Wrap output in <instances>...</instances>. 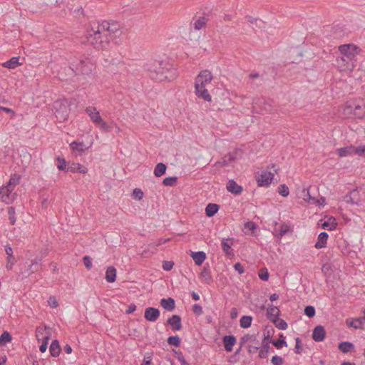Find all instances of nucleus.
<instances>
[{
	"label": "nucleus",
	"mask_w": 365,
	"mask_h": 365,
	"mask_svg": "<svg viewBox=\"0 0 365 365\" xmlns=\"http://www.w3.org/2000/svg\"><path fill=\"white\" fill-rule=\"evenodd\" d=\"M166 170V165L163 163H159L155 165L153 173L156 177H161L165 173Z\"/></svg>",
	"instance_id": "37"
},
{
	"label": "nucleus",
	"mask_w": 365,
	"mask_h": 365,
	"mask_svg": "<svg viewBox=\"0 0 365 365\" xmlns=\"http://www.w3.org/2000/svg\"><path fill=\"white\" fill-rule=\"evenodd\" d=\"M195 93L197 97L199 98H202L204 101L208 102L212 101L211 96L208 93L207 88H198V90H195Z\"/></svg>",
	"instance_id": "28"
},
{
	"label": "nucleus",
	"mask_w": 365,
	"mask_h": 365,
	"mask_svg": "<svg viewBox=\"0 0 365 365\" xmlns=\"http://www.w3.org/2000/svg\"><path fill=\"white\" fill-rule=\"evenodd\" d=\"M174 266V262L173 261H163V269L165 271H170Z\"/></svg>",
	"instance_id": "59"
},
{
	"label": "nucleus",
	"mask_w": 365,
	"mask_h": 365,
	"mask_svg": "<svg viewBox=\"0 0 365 365\" xmlns=\"http://www.w3.org/2000/svg\"><path fill=\"white\" fill-rule=\"evenodd\" d=\"M274 174L270 171L262 170L257 175V181L260 187L268 186L273 180Z\"/></svg>",
	"instance_id": "8"
},
{
	"label": "nucleus",
	"mask_w": 365,
	"mask_h": 365,
	"mask_svg": "<svg viewBox=\"0 0 365 365\" xmlns=\"http://www.w3.org/2000/svg\"><path fill=\"white\" fill-rule=\"evenodd\" d=\"M88 169L79 163H73L67 168V172L71 173H86Z\"/></svg>",
	"instance_id": "25"
},
{
	"label": "nucleus",
	"mask_w": 365,
	"mask_h": 365,
	"mask_svg": "<svg viewBox=\"0 0 365 365\" xmlns=\"http://www.w3.org/2000/svg\"><path fill=\"white\" fill-rule=\"evenodd\" d=\"M338 349L342 353L353 352L355 350V346L353 343L349 341H342L339 344Z\"/></svg>",
	"instance_id": "26"
},
{
	"label": "nucleus",
	"mask_w": 365,
	"mask_h": 365,
	"mask_svg": "<svg viewBox=\"0 0 365 365\" xmlns=\"http://www.w3.org/2000/svg\"><path fill=\"white\" fill-rule=\"evenodd\" d=\"M106 279L109 283H113L116 279V269L110 266L107 268L106 272Z\"/></svg>",
	"instance_id": "30"
},
{
	"label": "nucleus",
	"mask_w": 365,
	"mask_h": 365,
	"mask_svg": "<svg viewBox=\"0 0 365 365\" xmlns=\"http://www.w3.org/2000/svg\"><path fill=\"white\" fill-rule=\"evenodd\" d=\"M253 336L250 335L249 334H245L240 339V346H243L245 343L250 341L252 339ZM241 347L239 348V349L236 351V353H238L240 350Z\"/></svg>",
	"instance_id": "53"
},
{
	"label": "nucleus",
	"mask_w": 365,
	"mask_h": 365,
	"mask_svg": "<svg viewBox=\"0 0 365 365\" xmlns=\"http://www.w3.org/2000/svg\"><path fill=\"white\" fill-rule=\"evenodd\" d=\"M337 223L334 217H330L329 221H325L322 224V227L328 230H334L336 229Z\"/></svg>",
	"instance_id": "39"
},
{
	"label": "nucleus",
	"mask_w": 365,
	"mask_h": 365,
	"mask_svg": "<svg viewBox=\"0 0 365 365\" xmlns=\"http://www.w3.org/2000/svg\"><path fill=\"white\" fill-rule=\"evenodd\" d=\"M70 148L77 155H81L88 147H86L83 142L73 141L70 144Z\"/></svg>",
	"instance_id": "17"
},
{
	"label": "nucleus",
	"mask_w": 365,
	"mask_h": 365,
	"mask_svg": "<svg viewBox=\"0 0 365 365\" xmlns=\"http://www.w3.org/2000/svg\"><path fill=\"white\" fill-rule=\"evenodd\" d=\"M272 101L263 97L256 98L253 101L252 110L255 113L264 115L272 112L273 109Z\"/></svg>",
	"instance_id": "4"
},
{
	"label": "nucleus",
	"mask_w": 365,
	"mask_h": 365,
	"mask_svg": "<svg viewBox=\"0 0 365 365\" xmlns=\"http://www.w3.org/2000/svg\"><path fill=\"white\" fill-rule=\"evenodd\" d=\"M364 318L361 317L347 319L346 321V324L349 327H352L355 329H364Z\"/></svg>",
	"instance_id": "18"
},
{
	"label": "nucleus",
	"mask_w": 365,
	"mask_h": 365,
	"mask_svg": "<svg viewBox=\"0 0 365 365\" xmlns=\"http://www.w3.org/2000/svg\"><path fill=\"white\" fill-rule=\"evenodd\" d=\"M326 336V331L323 326L318 325L317 326L312 332V339L314 341L317 342H320L324 341Z\"/></svg>",
	"instance_id": "14"
},
{
	"label": "nucleus",
	"mask_w": 365,
	"mask_h": 365,
	"mask_svg": "<svg viewBox=\"0 0 365 365\" xmlns=\"http://www.w3.org/2000/svg\"><path fill=\"white\" fill-rule=\"evenodd\" d=\"M237 339L234 335H225L222 337V342L225 349L227 352H230L233 349L234 345L236 344Z\"/></svg>",
	"instance_id": "16"
},
{
	"label": "nucleus",
	"mask_w": 365,
	"mask_h": 365,
	"mask_svg": "<svg viewBox=\"0 0 365 365\" xmlns=\"http://www.w3.org/2000/svg\"><path fill=\"white\" fill-rule=\"evenodd\" d=\"M178 178L177 177H168L163 179V184L165 186H174L177 183Z\"/></svg>",
	"instance_id": "49"
},
{
	"label": "nucleus",
	"mask_w": 365,
	"mask_h": 365,
	"mask_svg": "<svg viewBox=\"0 0 365 365\" xmlns=\"http://www.w3.org/2000/svg\"><path fill=\"white\" fill-rule=\"evenodd\" d=\"M304 313L309 318H312L315 316L316 314L315 308L311 305L306 306L304 310Z\"/></svg>",
	"instance_id": "50"
},
{
	"label": "nucleus",
	"mask_w": 365,
	"mask_h": 365,
	"mask_svg": "<svg viewBox=\"0 0 365 365\" xmlns=\"http://www.w3.org/2000/svg\"><path fill=\"white\" fill-rule=\"evenodd\" d=\"M273 346H274L277 349H282L283 346H287V344L284 340V336L283 334H279V339L272 340L270 341Z\"/></svg>",
	"instance_id": "38"
},
{
	"label": "nucleus",
	"mask_w": 365,
	"mask_h": 365,
	"mask_svg": "<svg viewBox=\"0 0 365 365\" xmlns=\"http://www.w3.org/2000/svg\"><path fill=\"white\" fill-rule=\"evenodd\" d=\"M328 237L329 235L326 232H321L318 236L317 242H316L314 247L317 249L325 247Z\"/></svg>",
	"instance_id": "24"
},
{
	"label": "nucleus",
	"mask_w": 365,
	"mask_h": 365,
	"mask_svg": "<svg viewBox=\"0 0 365 365\" xmlns=\"http://www.w3.org/2000/svg\"><path fill=\"white\" fill-rule=\"evenodd\" d=\"M259 279L262 281H267L269 277V272L267 268H262L259 269L258 272Z\"/></svg>",
	"instance_id": "52"
},
{
	"label": "nucleus",
	"mask_w": 365,
	"mask_h": 365,
	"mask_svg": "<svg viewBox=\"0 0 365 365\" xmlns=\"http://www.w3.org/2000/svg\"><path fill=\"white\" fill-rule=\"evenodd\" d=\"M12 339L11 334L6 331H4L0 336V346H4L7 343H9Z\"/></svg>",
	"instance_id": "42"
},
{
	"label": "nucleus",
	"mask_w": 365,
	"mask_h": 365,
	"mask_svg": "<svg viewBox=\"0 0 365 365\" xmlns=\"http://www.w3.org/2000/svg\"><path fill=\"white\" fill-rule=\"evenodd\" d=\"M191 257L194 260L196 265H201L206 259V254L202 251L192 252Z\"/></svg>",
	"instance_id": "21"
},
{
	"label": "nucleus",
	"mask_w": 365,
	"mask_h": 365,
	"mask_svg": "<svg viewBox=\"0 0 365 365\" xmlns=\"http://www.w3.org/2000/svg\"><path fill=\"white\" fill-rule=\"evenodd\" d=\"M86 113L88 115L92 122L96 125L99 122H102V118L100 113L94 106H88L86 108Z\"/></svg>",
	"instance_id": "13"
},
{
	"label": "nucleus",
	"mask_w": 365,
	"mask_h": 365,
	"mask_svg": "<svg viewBox=\"0 0 365 365\" xmlns=\"http://www.w3.org/2000/svg\"><path fill=\"white\" fill-rule=\"evenodd\" d=\"M252 322V317L251 316L244 315L241 317L240 324L242 328H249Z\"/></svg>",
	"instance_id": "40"
},
{
	"label": "nucleus",
	"mask_w": 365,
	"mask_h": 365,
	"mask_svg": "<svg viewBox=\"0 0 365 365\" xmlns=\"http://www.w3.org/2000/svg\"><path fill=\"white\" fill-rule=\"evenodd\" d=\"M296 344L294 347V352L297 354H300L302 351V341L299 337H297L295 339Z\"/></svg>",
	"instance_id": "54"
},
{
	"label": "nucleus",
	"mask_w": 365,
	"mask_h": 365,
	"mask_svg": "<svg viewBox=\"0 0 365 365\" xmlns=\"http://www.w3.org/2000/svg\"><path fill=\"white\" fill-rule=\"evenodd\" d=\"M41 264V259L35 258L34 260H32L31 264L29 265V268L28 269V274L27 276L30 275L32 273H34L38 269H36V266L37 264Z\"/></svg>",
	"instance_id": "44"
},
{
	"label": "nucleus",
	"mask_w": 365,
	"mask_h": 365,
	"mask_svg": "<svg viewBox=\"0 0 365 365\" xmlns=\"http://www.w3.org/2000/svg\"><path fill=\"white\" fill-rule=\"evenodd\" d=\"M228 192L234 195H240L242 192V187L238 185L234 180H230L227 185Z\"/></svg>",
	"instance_id": "19"
},
{
	"label": "nucleus",
	"mask_w": 365,
	"mask_h": 365,
	"mask_svg": "<svg viewBox=\"0 0 365 365\" xmlns=\"http://www.w3.org/2000/svg\"><path fill=\"white\" fill-rule=\"evenodd\" d=\"M220 206L215 203H209L205 207V215L208 217H213L219 210Z\"/></svg>",
	"instance_id": "31"
},
{
	"label": "nucleus",
	"mask_w": 365,
	"mask_h": 365,
	"mask_svg": "<svg viewBox=\"0 0 365 365\" xmlns=\"http://www.w3.org/2000/svg\"><path fill=\"white\" fill-rule=\"evenodd\" d=\"M213 78L212 73L208 70H203L197 76L195 81V89L198 88H207Z\"/></svg>",
	"instance_id": "6"
},
{
	"label": "nucleus",
	"mask_w": 365,
	"mask_h": 365,
	"mask_svg": "<svg viewBox=\"0 0 365 365\" xmlns=\"http://www.w3.org/2000/svg\"><path fill=\"white\" fill-rule=\"evenodd\" d=\"M355 154L359 156L365 157V145H361L355 147Z\"/></svg>",
	"instance_id": "57"
},
{
	"label": "nucleus",
	"mask_w": 365,
	"mask_h": 365,
	"mask_svg": "<svg viewBox=\"0 0 365 365\" xmlns=\"http://www.w3.org/2000/svg\"><path fill=\"white\" fill-rule=\"evenodd\" d=\"M175 354H178V359L180 362L181 365H190L185 359L181 351H175Z\"/></svg>",
	"instance_id": "60"
},
{
	"label": "nucleus",
	"mask_w": 365,
	"mask_h": 365,
	"mask_svg": "<svg viewBox=\"0 0 365 365\" xmlns=\"http://www.w3.org/2000/svg\"><path fill=\"white\" fill-rule=\"evenodd\" d=\"M122 34L121 26L119 22L115 21H103L101 24L97 23L87 31L86 39L95 48L105 49L109 43L119 37Z\"/></svg>",
	"instance_id": "1"
},
{
	"label": "nucleus",
	"mask_w": 365,
	"mask_h": 365,
	"mask_svg": "<svg viewBox=\"0 0 365 365\" xmlns=\"http://www.w3.org/2000/svg\"><path fill=\"white\" fill-rule=\"evenodd\" d=\"M8 215L10 224L14 225L16 221V211L14 207L11 206L8 207Z\"/></svg>",
	"instance_id": "47"
},
{
	"label": "nucleus",
	"mask_w": 365,
	"mask_h": 365,
	"mask_svg": "<svg viewBox=\"0 0 365 365\" xmlns=\"http://www.w3.org/2000/svg\"><path fill=\"white\" fill-rule=\"evenodd\" d=\"M76 75H89L94 69V65L86 58H82L77 63H71L70 67Z\"/></svg>",
	"instance_id": "5"
},
{
	"label": "nucleus",
	"mask_w": 365,
	"mask_h": 365,
	"mask_svg": "<svg viewBox=\"0 0 365 365\" xmlns=\"http://www.w3.org/2000/svg\"><path fill=\"white\" fill-rule=\"evenodd\" d=\"M279 314L274 317L273 319H272V322L275 325V327L280 330L287 329L288 325L287 323L282 319L279 318Z\"/></svg>",
	"instance_id": "34"
},
{
	"label": "nucleus",
	"mask_w": 365,
	"mask_h": 365,
	"mask_svg": "<svg viewBox=\"0 0 365 365\" xmlns=\"http://www.w3.org/2000/svg\"><path fill=\"white\" fill-rule=\"evenodd\" d=\"M172 67L167 61H155L147 64L150 77L157 81H170L174 78L175 72Z\"/></svg>",
	"instance_id": "2"
},
{
	"label": "nucleus",
	"mask_w": 365,
	"mask_h": 365,
	"mask_svg": "<svg viewBox=\"0 0 365 365\" xmlns=\"http://www.w3.org/2000/svg\"><path fill=\"white\" fill-rule=\"evenodd\" d=\"M151 363H152V356L150 354L147 353L145 355L143 362L140 365H150Z\"/></svg>",
	"instance_id": "64"
},
{
	"label": "nucleus",
	"mask_w": 365,
	"mask_h": 365,
	"mask_svg": "<svg viewBox=\"0 0 365 365\" xmlns=\"http://www.w3.org/2000/svg\"><path fill=\"white\" fill-rule=\"evenodd\" d=\"M336 152V154L340 158L349 156L353 154H355V146L349 145V146H346L344 148H338Z\"/></svg>",
	"instance_id": "20"
},
{
	"label": "nucleus",
	"mask_w": 365,
	"mask_h": 365,
	"mask_svg": "<svg viewBox=\"0 0 365 365\" xmlns=\"http://www.w3.org/2000/svg\"><path fill=\"white\" fill-rule=\"evenodd\" d=\"M281 312L277 307L273 304H269L267 309V318L272 322V319L274 318L277 314L280 315Z\"/></svg>",
	"instance_id": "29"
},
{
	"label": "nucleus",
	"mask_w": 365,
	"mask_h": 365,
	"mask_svg": "<svg viewBox=\"0 0 365 365\" xmlns=\"http://www.w3.org/2000/svg\"><path fill=\"white\" fill-rule=\"evenodd\" d=\"M270 336L268 334L267 336L264 334V339L262 341V347L259 349V357L260 359H266L268 356V353L269 350L272 349L269 346V343H271L269 341Z\"/></svg>",
	"instance_id": "11"
},
{
	"label": "nucleus",
	"mask_w": 365,
	"mask_h": 365,
	"mask_svg": "<svg viewBox=\"0 0 365 365\" xmlns=\"http://www.w3.org/2000/svg\"><path fill=\"white\" fill-rule=\"evenodd\" d=\"M228 240H232V239H223L221 242V246L223 252L225 253L227 256H232L233 255L232 250L231 249V245L232 243H229Z\"/></svg>",
	"instance_id": "35"
},
{
	"label": "nucleus",
	"mask_w": 365,
	"mask_h": 365,
	"mask_svg": "<svg viewBox=\"0 0 365 365\" xmlns=\"http://www.w3.org/2000/svg\"><path fill=\"white\" fill-rule=\"evenodd\" d=\"M167 342L170 346H173L175 347H179L181 344V339L178 335L170 336L168 338Z\"/></svg>",
	"instance_id": "41"
},
{
	"label": "nucleus",
	"mask_w": 365,
	"mask_h": 365,
	"mask_svg": "<svg viewBox=\"0 0 365 365\" xmlns=\"http://www.w3.org/2000/svg\"><path fill=\"white\" fill-rule=\"evenodd\" d=\"M56 160H57V168L59 170H66L67 171V168L66 167V160L63 158H61L60 156H58L56 158Z\"/></svg>",
	"instance_id": "48"
},
{
	"label": "nucleus",
	"mask_w": 365,
	"mask_h": 365,
	"mask_svg": "<svg viewBox=\"0 0 365 365\" xmlns=\"http://www.w3.org/2000/svg\"><path fill=\"white\" fill-rule=\"evenodd\" d=\"M49 351L51 356L53 357H57L59 356L61 351V348L59 341L57 339H54L52 341L49 347Z\"/></svg>",
	"instance_id": "23"
},
{
	"label": "nucleus",
	"mask_w": 365,
	"mask_h": 365,
	"mask_svg": "<svg viewBox=\"0 0 365 365\" xmlns=\"http://www.w3.org/2000/svg\"><path fill=\"white\" fill-rule=\"evenodd\" d=\"M47 302H48V305L52 308H56L58 306V301H57L56 297H54V296L49 297Z\"/></svg>",
	"instance_id": "61"
},
{
	"label": "nucleus",
	"mask_w": 365,
	"mask_h": 365,
	"mask_svg": "<svg viewBox=\"0 0 365 365\" xmlns=\"http://www.w3.org/2000/svg\"><path fill=\"white\" fill-rule=\"evenodd\" d=\"M192 310L193 313L197 316H200V315L202 314V313H203L202 306L198 304H195L192 306Z\"/></svg>",
	"instance_id": "58"
},
{
	"label": "nucleus",
	"mask_w": 365,
	"mask_h": 365,
	"mask_svg": "<svg viewBox=\"0 0 365 365\" xmlns=\"http://www.w3.org/2000/svg\"><path fill=\"white\" fill-rule=\"evenodd\" d=\"M5 252L7 255L6 268L7 270H11L16 263L15 258L13 255V249L9 245H7L5 247Z\"/></svg>",
	"instance_id": "15"
},
{
	"label": "nucleus",
	"mask_w": 365,
	"mask_h": 365,
	"mask_svg": "<svg viewBox=\"0 0 365 365\" xmlns=\"http://www.w3.org/2000/svg\"><path fill=\"white\" fill-rule=\"evenodd\" d=\"M19 58H20L19 56L12 57L10 60L4 63L3 66L8 68H15L19 65H21V63H19Z\"/></svg>",
	"instance_id": "36"
},
{
	"label": "nucleus",
	"mask_w": 365,
	"mask_h": 365,
	"mask_svg": "<svg viewBox=\"0 0 365 365\" xmlns=\"http://www.w3.org/2000/svg\"><path fill=\"white\" fill-rule=\"evenodd\" d=\"M257 226L255 222L252 221H248L245 223V229H247L251 231H254L257 229Z\"/></svg>",
	"instance_id": "63"
},
{
	"label": "nucleus",
	"mask_w": 365,
	"mask_h": 365,
	"mask_svg": "<svg viewBox=\"0 0 365 365\" xmlns=\"http://www.w3.org/2000/svg\"><path fill=\"white\" fill-rule=\"evenodd\" d=\"M160 312L158 308L149 307L145 309L144 317L148 322H156L160 317Z\"/></svg>",
	"instance_id": "9"
},
{
	"label": "nucleus",
	"mask_w": 365,
	"mask_h": 365,
	"mask_svg": "<svg viewBox=\"0 0 365 365\" xmlns=\"http://www.w3.org/2000/svg\"><path fill=\"white\" fill-rule=\"evenodd\" d=\"M13 187H9L8 184L0 188V198L2 201L6 202L9 198V195L13 191Z\"/></svg>",
	"instance_id": "33"
},
{
	"label": "nucleus",
	"mask_w": 365,
	"mask_h": 365,
	"mask_svg": "<svg viewBox=\"0 0 365 365\" xmlns=\"http://www.w3.org/2000/svg\"><path fill=\"white\" fill-rule=\"evenodd\" d=\"M167 324L170 325L173 331H180L182 329V319L180 316L174 314L169 317Z\"/></svg>",
	"instance_id": "10"
},
{
	"label": "nucleus",
	"mask_w": 365,
	"mask_h": 365,
	"mask_svg": "<svg viewBox=\"0 0 365 365\" xmlns=\"http://www.w3.org/2000/svg\"><path fill=\"white\" fill-rule=\"evenodd\" d=\"M344 115H354V104L346 105L344 108Z\"/></svg>",
	"instance_id": "55"
},
{
	"label": "nucleus",
	"mask_w": 365,
	"mask_h": 365,
	"mask_svg": "<svg viewBox=\"0 0 365 365\" xmlns=\"http://www.w3.org/2000/svg\"><path fill=\"white\" fill-rule=\"evenodd\" d=\"M339 50L343 55L341 61H346L347 67L354 66L355 57L360 51L359 48L352 43L343 44L339 46Z\"/></svg>",
	"instance_id": "3"
},
{
	"label": "nucleus",
	"mask_w": 365,
	"mask_h": 365,
	"mask_svg": "<svg viewBox=\"0 0 365 365\" xmlns=\"http://www.w3.org/2000/svg\"><path fill=\"white\" fill-rule=\"evenodd\" d=\"M54 109L56 110V115L61 120H65L67 119L69 114V109L66 103L57 101L54 103Z\"/></svg>",
	"instance_id": "7"
},
{
	"label": "nucleus",
	"mask_w": 365,
	"mask_h": 365,
	"mask_svg": "<svg viewBox=\"0 0 365 365\" xmlns=\"http://www.w3.org/2000/svg\"><path fill=\"white\" fill-rule=\"evenodd\" d=\"M83 262L87 269H91L92 267V259L89 256H84L83 257Z\"/></svg>",
	"instance_id": "62"
},
{
	"label": "nucleus",
	"mask_w": 365,
	"mask_h": 365,
	"mask_svg": "<svg viewBox=\"0 0 365 365\" xmlns=\"http://www.w3.org/2000/svg\"><path fill=\"white\" fill-rule=\"evenodd\" d=\"M160 305L167 311H173L175 308V302L173 298H163L160 300Z\"/></svg>",
	"instance_id": "27"
},
{
	"label": "nucleus",
	"mask_w": 365,
	"mask_h": 365,
	"mask_svg": "<svg viewBox=\"0 0 365 365\" xmlns=\"http://www.w3.org/2000/svg\"><path fill=\"white\" fill-rule=\"evenodd\" d=\"M207 21V19L205 17L202 16L200 17L198 19L195 20L192 24L195 30H200L205 26Z\"/></svg>",
	"instance_id": "43"
},
{
	"label": "nucleus",
	"mask_w": 365,
	"mask_h": 365,
	"mask_svg": "<svg viewBox=\"0 0 365 365\" xmlns=\"http://www.w3.org/2000/svg\"><path fill=\"white\" fill-rule=\"evenodd\" d=\"M344 200L347 203L358 205L361 200L359 192L357 189H353L344 197Z\"/></svg>",
	"instance_id": "12"
},
{
	"label": "nucleus",
	"mask_w": 365,
	"mask_h": 365,
	"mask_svg": "<svg viewBox=\"0 0 365 365\" xmlns=\"http://www.w3.org/2000/svg\"><path fill=\"white\" fill-rule=\"evenodd\" d=\"M271 362L273 365H282L284 359L282 357L275 355L272 357Z\"/></svg>",
	"instance_id": "56"
},
{
	"label": "nucleus",
	"mask_w": 365,
	"mask_h": 365,
	"mask_svg": "<svg viewBox=\"0 0 365 365\" xmlns=\"http://www.w3.org/2000/svg\"><path fill=\"white\" fill-rule=\"evenodd\" d=\"M278 192L282 197H287L289 194V187L285 184H281L278 187Z\"/></svg>",
	"instance_id": "51"
},
{
	"label": "nucleus",
	"mask_w": 365,
	"mask_h": 365,
	"mask_svg": "<svg viewBox=\"0 0 365 365\" xmlns=\"http://www.w3.org/2000/svg\"><path fill=\"white\" fill-rule=\"evenodd\" d=\"M200 278L207 284H211L213 282L209 267H204L200 274Z\"/></svg>",
	"instance_id": "22"
},
{
	"label": "nucleus",
	"mask_w": 365,
	"mask_h": 365,
	"mask_svg": "<svg viewBox=\"0 0 365 365\" xmlns=\"http://www.w3.org/2000/svg\"><path fill=\"white\" fill-rule=\"evenodd\" d=\"M96 125H98L99 127L100 130L104 133H109L112 130V128H113L112 125H108L103 119H102V122L98 123L96 124Z\"/></svg>",
	"instance_id": "46"
},
{
	"label": "nucleus",
	"mask_w": 365,
	"mask_h": 365,
	"mask_svg": "<svg viewBox=\"0 0 365 365\" xmlns=\"http://www.w3.org/2000/svg\"><path fill=\"white\" fill-rule=\"evenodd\" d=\"M289 230V226L286 223H282L280 225L279 232L276 234V236L278 238H282L284 235H285Z\"/></svg>",
	"instance_id": "45"
},
{
	"label": "nucleus",
	"mask_w": 365,
	"mask_h": 365,
	"mask_svg": "<svg viewBox=\"0 0 365 365\" xmlns=\"http://www.w3.org/2000/svg\"><path fill=\"white\" fill-rule=\"evenodd\" d=\"M357 118H363L365 117V103L361 102V104H354V115Z\"/></svg>",
	"instance_id": "32"
}]
</instances>
